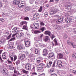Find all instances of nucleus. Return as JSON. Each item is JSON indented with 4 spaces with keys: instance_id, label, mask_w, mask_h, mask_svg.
Listing matches in <instances>:
<instances>
[{
    "instance_id": "f257e3e1",
    "label": "nucleus",
    "mask_w": 76,
    "mask_h": 76,
    "mask_svg": "<svg viewBox=\"0 0 76 76\" xmlns=\"http://www.w3.org/2000/svg\"><path fill=\"white\" fill-rule=\"evenodd\" d=\"M16 35H17V37H18L19 38H22L23 37V33L21 32L18 33L17 34H13L12 36V37H15Z\"/></svg>"
},
{
    "instance_id": "f03ea898",
    "label": "nucleus",
    "mask_w": 76,
    "mask_h": 76,
    "mask_svg": "<svg viewBox=\"0 0 76 76\" xmlns=\"http://www.w3.org/2000/svg\"><path fill=\"white\" fill-rule=\"evenodd\" d=\"M56 64L59 67H63V62L61 60H58L56 62Z\"/></svg>"
},
{
    "instance_id": "7ed1b4c3",
    "label": "nucleus",
    "mask_w": 76,
    "mask_h": 76,
    "mask_svg": "<svg viewBox=\"0 0 76 76\" xmlns=\"http://www.w3.org/2000/svg\"><path fill=\"white\" fill-rule=\"evenodd\" d=\"M58 11V10L57 9H52L50 11V14L51 15H54V13H56V12Z\"/></svg>"
},
{
    "instance_id": "20e7f679",
    "label": "nucleus",
    "mask_w": 76,
    "mask_h": 76,
    "mask_svg": "<svg viewBox=\"0 0 76 76\" xmlns=\"http://www.w3.org/2000/svg\"><path fill=\"white\" fill-rule=\"evenodd\" d=\"M25 69L26 70H30L31 69V64H27L26 65Z\"/></svg>"
},
{
    "instance_id": "39448f33",
    "label": "nucleus",
    "mask_w": 76,
    "mask_h": 76,
    "mask_svg": "<svg viewBox=\"0 0 76 76\" xmlns=\"http://www.w3.org/2000/svg\"><path fill=\"white\" fill-rule=\"evenodd\" d=\"M39 17V15L37 14H35L33 16V19L34 20H37L38 19Z\"/></svg>"
},
{
    "instance_id": "423d86ee",
    "label": "nucleus",
    "mask_w": 76,
    "mask_h": 76,
    "mask_svg": "<svg viewBox=\"0 0 76 76\" xmlns=\"http://www.w3.org/2000/svg\"><path fill=\"white\" fill-rule=\"evenodd\" d=\"M25 3H23L22 2H20H20L18 4V7L20 8H23V7H24V5H25Z\"/></svg>"
},
{
    "instance_id": "0eeeda50",
    "label": "nucleus",
    "mask_w": 76,
    "mask_h": 76,
    "mask_svg": "<svg viewBox=\"0 0 76 76\" xmlns=\"http://www.w3.org/2000/svg\"><path fill=\"white\" fill-rule=\"evenodd\" d=\"M43 67H44V64H40L37 66V69L38 70H41Z\"/></svg>"
},
{
    "instance_id": "6e6552de",
    "label": "nucleus",
    "mask_w": 76,
    "mask_h": 76,
    "mask_svg": "<svg viewBox=\"0 0 76 76\" xmlns=\"http://www.w3.org/2000/svg\"><path fill=\"white\" fill-rule=\"evenodd\" d=\"M8 54L6 52H4L2 54V58L4 60L6 59V55Z\"/></svg>"
},
{
    "instance_id": "1a4fd4ad",
    "label": "nucleus",
    "mask_w": 76,
    "mask_h": 76,
    "mask_svg": "<svg viewBox=\"0 0 76 76\" xmlns=\"http://www.w3.org/2000/svg\"><path fill=\"white\" fill-rule=\"evenodd\" d=\"M19 3H20V0H14L13 1V4L15 6L18 5Z\"/></svg>"
},
{
    "instance_id": "9d476101",
    "label": "nucleus",
    "mask_w": 76,
    "mask_h": 76,
    "mask_svg": "<svg viewBox=\"0 0 76 76\" xmlns=\"http://www.w3.org/2000/svg\"><path fill=\"white\" fill-rule=\"evenodd\" d=\"M48 53V51L47 49H45L43 51V56H46L47 55Z\"/></svg>"
},
{
    "instance_id": "9b49d317",
    "label": "nucleus",
    "mask_w": 76,
    "mask_h": 76,
    "mask_svg": "<svg viewBox=\"0 0 76 76\" xmlns=\"http://www.w3.org/2000/svg\"><path fill=\"white\" fill-rule=\"evenodd\" d=\"M6 47H7L9 49H13V46L12 45L8 44L6 45Z\"/></svg>"
},
{
    "instance_id": "f8f14e48",
    "label": "nucleus",
    "mask_w": 76,
    "mask_h": 76,
    "mask_svg": "<svg viewBox=\"0 0 76 76\" xmlns=\"http://www.w3.org/2000/svg\"><path fill=\"white\" fill-rule=\"evenodd\" d=\"M65 21L67 23H70L72 22V19L70 18H66L65 19Z\"/></svg>"
},
{
    "instance_id": "ddd939ff",
    "label": "nucleus",
    "mask_w": 76,
    "mask_h": 76,
    "mask_svg": "<svg viewBox=\"0 0 76 76\" xmlns=\"http://www.w3.org/2000/svg\"><path fill=\"white\" fill-rule=\"evenodd\" d=\"M54 53L52 52L50 53H49V55L48 56V57L49 58H52V57L54 56Z\"/></svg>"
},
{
    "instance_id": "4468645a",
    "label": "nucleus",
    "mask_w": 76,
    "mask_h": 76,
    "mask_svg": "<svg viewBox=\"0 0 76 76\" xmlns=\"http://www.w3.org/2000/svg\"><path fill=\"white\" fill-rule=\"evenodd\" d=\"M30 43L31 42H30V41L25 42V44L26 45V47H29V46L30 45Z\"/></svg>"
},
{
    "instance_id": "2eb2a0df",
    "label": "nucleus",
    "mask_w": 76,
    "mask_h": 76,
    "mask_svg": "<svg viewBox=\"0 0 76 76\" xmlns=\"http://www.w3.org/2000/svg\"><path fill=\"white\" fill-rule=\"evenodd\" d=\"M52 64V62L51 61H49L48 63L46 65V66L47 67H51V66Z\"/></svg>"
},
{
    "instance_id": "dca6fc26",
    "label": "nucleus",
    "mask_w": 76,
    "mask_h": 76,
    "mask_svg": "<svg viewBox=\"0 0 76 76\" xmlns=\"http://www.w3.org/2000/svg\"><path fill=\"white\" fill-rule=\"evenodd\" d=\"M43 39L45 42L48 41V36H45L43 37Z\"/></svg>"
},
{
    "instance_id": "f3484780",
    "label": "nucleus",
    "mask_w": 76,
    "mask_h": 76,
    "mask_svg": "<svg viewBox=\"0 0 76 76\" xmlns=\"http://www.w3.org/2000/svg\"><path fill=\"white\" fill-rule=\"evenodd\" d=\"M56 22L57 23H60L63 22V20L61 18H59L57 20Z\"/></svg>"
},
{
    "instance_id": "a211bd4d",
    "label": "nucleus",
    "mask_w": 76,
    "mask_h": 76,
    "mask_svg": "<svg viewBox=\"0 0 76 76\" xmlns=\"http://www.w3.org/2000/svg\"><path fill=\"white\" fill-rule=\"evenodd\" d=\"M17 48L18 50H22L23 49V45H19L17 46Z\"/></svg>"
},
{
    "instance_id": "6ab92c4d",
    "label": "nucleus",
    "mask_w": 76,
    "mask_h": 76,
    "mask_svg": "<svg viewBox=\"0 0 76 76\" xmlns=\"http://www.w3.org/2000/svg\"><path fill=\"white\" fill-rule=\"evenodd\" d=\"M58 56L59 57V58H63V55L61 53H58Z\"/></svg>"
},
{
    "instance_id": "aec40b11",
    "label": "nucleus",
    "mask_w": 76,
    "mask_h": 76,
    "mask_svg": "<svg viewBox=\"0 0 76 76\" xmlns=\"http://www.w3.org/2000/svg\"><path fill=\"white\" fill-rule=\"evenodd\" d=\"M13 30H15L16 32H19V31L20 30V29L18 27H15L13 28Z\"/></svg>"
},
{
    "instance_id": "412c9836",
    "label": "nucleus",
    "mask_w": 76,
    "mask_h": 76,
    "mask_svg": "<svg viewBox=\"0 0 76 76\" xmlns=\"http://www.w3.org/2000/svg\"><path fill=\"white\" fill-rule=\"evenodd\" d=\"M2 72L3 74H4L6 75H8V72L4 70V69H3L2 71Z\"/></svg>"
},
{
    "instance_id": "4be33fe9",
    "label": "nucleus",
    "mask_w": 76,
    "mask_h": 76,
    "mask_svg": "<svg viewBox=\"0 0 76 76\" xmlns=\"http://www.w3.org/2000/svg\"><path fill=\"white\" fill-rule=\"evenodd\" d=\"M45 35H50L51 34V32H50V31H46L45 32Z\"/></svg>"
},
{
    "instance_id": "5701e85b",
    "label": "nucleus",
    "mask_w": 76,
    "mask_h": 76,
    "mask_svg": "<svg viewBox=\"0 0 76 76\" xmlns=\"http://www.w3.org/2000/svg\"><path fill=\"white\" fill-rule=\"evenodd\" d=\"M34 26L35 29H38L39 28V25L38 23H36L34 25Z\"/></svg>"
},
{
    "instance_id": "b1692460",
    "label": "nucleus",
    "mask_w": 76,
    "mask_h": 76,
    "mask_svg": "<svg viewBox=\"0 0 76 76\" xmlns=\"http://www.w3.org/2000/svg\"><path fill=\"white\" fill-rule=\"evenodd\" d=\"M25 54H22L20 58V60H23V59H24V58H25Z\"/></svg>"
},
{
    "instance_id": "393cba45",
    "label": "nucleus",
    "mask_w": 76,
    "mask_h": 76,
    "mask_svg": "<svg viewBox=\"0 0 76 76\" xmlns=\"http://www.w3.org/2000/svg\"><path fill=\"white\" fill-rule=\"evenodd\" d=\"M28 23V22H27L26 21H22L21 22V23H20V25H24V24H25L26 25Z\"/></svg>"
},
{
    "instance_id": "a878e982",
    "label": "nucleus",
    "mask_w": 76,
    "mask_h": 76,
    "mask_svg": "<svg viewBox=\"0 0 76 76\" xmlns=\"http://www.w3.org/2000/svg\"><path fill=\"white\" fill-rule=\"evenodd\" d=\"M14 74H17L18 75H21L19 73V72L17 71L16 70H15L14 72Z\"/></svg>"
},
{
    "instance_id": "bb28decb",
    "label": "nucleus",
    "mask_w": 76,
    "mask_h": 76,
    "mask_svg": "<svg viewBox=\"0 0 76 76\" xmlns=\"http://www.w3.org/2000/svg\"><path fill=\"white\" fill-rule=\"evenodd\" d=\"M70 15H71V12H68L65 14V16H70Z\"/></svg>"
},
{
    "instance_id": "cd10ccee",
    "label": "nucleus",
    "mask_w": 76,
    "mask_h": 76,
    "mask_svg": "<svg viewBox=\"0 0 76 76\" xmlns=\"http://www.w3.org/2000/svg\"><path fill=\"white\" fill-rule=\"evenodd\" d=\"M53 41L55 42V45H58V43H57L56 39H55L53 40Z\"/></svg>"
},
{
    "instance_id": "c85d7f7f",
    "label": "nucleus",
    "mask_w": 76,
    "mask_h": 76,
    "mask_svg": "<svg viewBox=\"0 0 76 76\" xmlns=\"http://www.w3.org/2000/svg\"><path fill=\"white\" fill-rule=\"evenodd\" d=\"M60 26L58 25H55L54 26V27L56 29H58L60 28Z\"/></svg>"
},
{
    "instance_id": "c756f323",
    "label": "nucleus",
    "mask_w": 76,
    "mask_h": 76,
    "mask_svg": "<svg viewBox=\"0 0 76 76\" xmlns=\"http://www.w3.org/2000/svg\"><path fill=\"white\" fill-rule=\"evenodd\" d=\"M41 31L38 30H36L34 31V33L35 34H39L41 33Z\"/></svg>"
},
{
    "instance_id": "7c9ffc66",
    "label": "nucleus",
    "mask_w": 76,
    "mask_h": 76,
    "mask_svg": "<svg viewBox=\"0 0 76 76\" xmlns=\"http://www.w3.org/2000/svg\"><path fill=\"white\" fill-rule=\"evenodd\" d=\"M71 45H72L73 48H76V45L75 44L74 42H72L71 43Z\"/></svg>"
},
{
    "instance_id": "2f4dec72",
    "label": "nucleus",
    "mask_w": 76,
    "mask_h": 76,
    "mask_svg": "<svg viewBox=\"0 0 76 76\" xmlns=\"http://www.w3.org/2000/svg\"><path fill=\"white\" fill-rule=\"evenodd\" d=\"M23 29H26V30L28 29V27H27L26 25L23 26Z\"/></svg>"
},
{
    "instance_id": "473e14b6",
    "label": "nucleus",
    "mask_w": 76,
    "mask_h": 76,
    "mask_svg": "<svg viewBox=\"0 0 76 76\" xmlns=\"http://www.w3.org/2000/svg\"><path fill=\"white\" fill-rule=\"evenodd\" d=\"M42 10V7L41 6H40V8L39 9L38 11L39 12H41Z\"/></svg>"
},
{
    "instance_id": "72a5a7b5",
    "label": "nucleus",
    "mask_w": 76,
    "mask_h": 76,
    "mask_svg": "<svg viewBox=\"0 0 76 76\" xmlns=\"http://www.w3.org/2000/svg\"><path fill=\"white\" fill-rule=\"evenodd\" d=\"M23 72L24 73H26V74H28V71L24 69L23 70Z\"/></svg>"
},
{
    "instance_id": "f704fd0d",
    "label": "nucleus",
    "mask_w": 76,
    "mask_h": 76,
    "mask_svg": "<svg viewBox=\"0 0 76 76\" xmlns=\"http://www.w3.org/2000/svg\"><path fill=\"white\" fill-rule=\"evenodd\" d=\"M7 61L8 63L9 64H12V62H13V61H10L9 60H7Z\"/></svg>"
},
{
    "instance_id": "c9c22d12",
    "label": "nucleus",
    "mask_w": 76,
    "mask_h": 76,
    "mask_svg": "<svg viewBox=\"0 0 76 76\" xmlns=\"http://www.w3.org/2000/svg\"><path fill=\"white\" fill-rule=\"evenodd\" d=\"M37 62L38 63H41L42 61V58L41 59L38 60H37Z\"/></svg>"
},
{
    "instance_id": "e433bc0d",
    "label": "nucleus",
    "mask_w": 76,
    "mask_h": 76,
    "mask_svg": "<svg viewBox=\"0 0 76 76\" xmlns=\"http://www.w3.org/2000/svg\"><path fill=\"white\" fill-rule=\"evenodd\" d=\"M15 39H16V38H15V37H13L10 39L9 40V41H10H10H13L14 40H15Z\"/></svg>"
},
{
    "instance_id": "4c0bfd02",
    "label": "nucleus",
    "mask_w": 76,
    "mask_h": 76,
    "mask_svg": "<svg viewBox=\"0 0 76 76\" xmlns=\"http://www.w3.org/2000/svg\"><path fill=\"white\" fill-rule=\"evenodd\" d=\"M39 53V51L38 49H35V53L36 54H37Z\"/></svg>"
},
{
    "instance_id": "58836bf2",
    "label": "nucleus",
    "mask_w": 76,
    "mask_h": 76,
    "mask_svg": "<svg viewBox=\"0 0 76 76\" xmlns=\"http://www.w3.org/2000/svg\"><path fill=\"white\" fill-rule=\"evenodd\" d=\"M3 43H4V40L3 39L0 40V44H3Z\"/></svg>"
},
{
    "instance_id": "ea45409f",
    "label": "nucleus",
    "mask_w": 76,
    "mask_h": 76,
    "mask_svg": "<svg viewBox=\"0 0 76 76\" xmlns=\"http://www.w3.org/2000/svg\"><path fill=\"white\" fill-rule=\"evenodd\" d=\"M39 0H36L35 1L36 4H39Z\"/></svg>"
},
{
    "instance_id": "a19ab883",
    "label": "nucleus",
    "mask_w": 76,
    "mask_h": 76,
    "mask_svg": "<svg viewBox=\"0 0 76 76\" xmlns=\"http://www.w3.org/2000/svg\"><path fill=\"white\" fill-rule=\"evenodd\" d=\"M24 19L25 20H29V18L28 17H25L24 18Z\"/></svg>"
},
{
    "instance_id": "79ce46f5",
    "label": "nucleus",
    "mask_w": 76,
    "mask_h": 76,
    "mask_svg": "<svg viewBox=\"0 0 76 76\" xmlns=\"http://www.w3.org/2000/svg\"><path fill=\"white\" fill-rule=\"evenodd\" d=\"M12 36V34H11L9 35L7 37V39H10V37H11V36Z\"/></svg>"
},
{
    "instance_id": "37998d69",
    "label": "nucleus",
    "mask_w": 76,
    "mask_h": 76,
    "mask_svg": "<svg viewBox=\"0 0 76 76\" xmlns=\"http://www.w3.org/2000/svg\"><path fill=\"white\" fill-rule=\"evenodd\" d=\"M67 43L68 44H69V45H70V44H72V43H71V42H70L69 40L67 41Z\"/></svg>"
},
{
    "instance_id": "c03bdc74",
    "label": "nucleus",
    "mask_w": 76,
    "mask_h": 76,
    "mask_svg": "<svg viewBox=\"0 0 76 76\" xmlns=\"http://www.w3.org/2000/svg\"><path fill=\"white\" fill-rule=\"evenodd\" d=\"M41 30L42 31V32H43V31L45 30V27H43L41 28Z\"/></svg>"
},
{
    "instance_id": "a18cd8bd",
    "label": "nucleus",
    "mask_w": 76,
    "mask_h": 76,
    "mask_svg": "<svg viewBox=\"0 0 76 76\" xmlns=\"http://www.w3.org/2000/svg\"><path fill=\"white\" fill-rule=\"evenodd\" d=\"M39 76H45V73H43L41 74H40Z\"/></svg>"
},
{
    "instance_id": "49530a36",
    "label": "nucleus",
    "mask_w": 76,
    "mask_h": 76,
    "mask_svg": "<svg viewBox=\"0 0 76 76\" xmlns=\"http://www.w3.org/2000/svg\"><path fill=\"white\" fill-rule=\"evenodd\" d=\"M41 26L42 25V26H44V25H45V24H44V23L42 22L40 23Z\"/></svg>"
},
{
    "instance_id": "de8ad7c7",
    "label": "nucleus",
    "mask_w": 76,
    "mask_h": 76,
    "mask_svg": "<svg viewBox=\"0 0 76 76\" xmlns=\"http://www.w3.org/2000/svg\"><path fill=\"white\" fill-rule=\"evenodd\" d=\"M75 55H76V53H73L72 55V57H75Z\"/></svg>"
},
{
    "instance_id": "09e8293b",
    "label": "nucleus",
    "mask_w": 76,
    "mask_h": 76,
    "mask_svg": "<svg viewBox=\"0 0 76 76\" xmlns=\"http://www.w3.org/2000/svg\"><path fill=\"white\" fill-rule=\"evenodd\" d=\"M32 76H33L34 75H37V73L36 72H33L32 73Z\"/></svg>"
},
{
    "instance_id": "8fccbe9b",
    "label": "nucleus",
    "mask_w": 76,
    "mask_h": 76,
    "mask_svg": "<svg viewBox=\"0 0 76 76\" xmlns=\"http://www.w3.org/2000/svg\"><path fill=\"white\" fill-rule=\"evenodd\" d=\"M45 16L46 17H47V16H48V12H45Z\"/></svg>"
},
{
    "instance_id": "3c124183",
    "label": "nucleus",
    "mask_w": 76,
    "mask_h": 76,
    "mask_svg": "<svg viewBox=\"0 0 76 76\" xmlns=\"http://www.w3.org/2000/svg\"><path fill=\"white\" fill-rule=\"evenodd\" d=\"M72 73L73 74H74V75H76V70H74L73 71Z\"/></svg>"
},
{
    "instance_id": "603ef678",
    "label": "nucleus",
    "mask_w": 76,
    "mask_h": 76,
    "mask_svg": "<svg viewBox=\"0 0 76 76\" xmlns=\"http://www.w3.org/2000/svg\"><path fill=\"white\" fill-rule=\"evenodd\" d=\"M10 57L11 58V61H13V57H12V56H10Z\"/></svg>"
},
{
    "instance_id": "864d4df0",
    "label": "nucleus",
    "mask_w": 76,
    "mask_h": 76,
    "mask_svg": "<svg viewBox=\"0 0 76 76\" xmlns=\"http://www.w3.org/2000/svg\"><path fill=\"white\" fill-rule=\"evenodd\" d=\"M73 40H74L75 41H76V36H74L73 37Z\"/></svg>"
},
{
    "instance_id": "5fc2aeb1",
    "label": "nucleus",
    "mask_w": 76,
    "mask_h": 76,
    "mask_svg": "<svg viewBox=\"0 0 76 76\" xmlns=\"http://www.w3.org/2000/svg\"><path fill=\"white\" fill-rule=\"evenodd\" d=\"M9 67H10V69H11V70H12L13 69V67L11 66L10 65L9 66Z\"/></svg>"
},
{
    "instance_id": "6e6d98bb",
    "label": "nucleus",
    "mask_w": 76,
    "mask_h": 76,
    "mask_svg": "<svg viewBox=\"0 0 76 76\" xmlns=\"http://www.w3.org/2000/svg\"><path fill=\"white\" fill-rule=\"evenodd\" d=\"M29 3H30L31 4H32V3H33V2L32 0H30L29 1Z\"/></svg>"
},
{
    "instance_id": "4d7b16f0",
    "label": "nucleus",
    "mask_w": 76,
    "mask_h": 76,
    "mask_svg": "<svg viewBox=\"0 0 76 76\" xmlns=\"http://www.w3.org/2000/svg\"><path fill=\"white\" fill-rule=\"evenodd\" d=\"M42 38H40V37H39L37 39V40L38 41H41V40L42 39Z\"/></svg>"
},
{
    "instance_id": "13d9d810",
    "label": "nucleus",
    "mask_w": 76,
    "mask_h": 76,
    "mask_svg": "<svg viewBox=\"0 0 76 76\" xmlns=\"http://www.w3.org/2000/svg\"><path fill=\"white\" fill-rule=\"evenodd\" d=\"M14 61H15V60H16V59H17V56H15L14 57Z\"/></svg>"
},
{
    "instance_id": "bf43d9fd",
    "label": "nucleus",
    "mask_w": 76,
    "mask_h": 76,
    "mask_svg": "<svg viewBox=\"0 0 76 76\" xmlns=\"http://www.w3.org/2000/svg\"><path fill=\"white\" fill-rule=\"evenodd\" d=\"M56 61H55L53 65V67H54L55 66V64H56Z\"/></svg>"
},
{
    "instance_id": "052dcab7",
    "label": "nucleus",
    "mask_w": 76,
    "mask_h": 76,
    "mask_svg": "<svg viewBox=\"0 0 76 76\" xmlns=\"http://www.w3.org/2000/svg\"><path fill=\"white\" fill-rule=\"evenodd\" d=\"M18 75H19V74H14L13 75V76H18Z\"/></svg>"
},
{
    "instance_id": "680f3d73",
    "label": "nucleus",
    "mask_w": 76,
    "mask_h": 76,
    "mask_svg": "<svg viewBox=\"0 0 76 76\" xmlns=\"http://www.w3.org/2000/svg\"><path fill=\"white\" fill-rule=\"evenodd\" d=\"M16 30H14V31H12V32H13V34H16Z\"/></svg>"
},
{
    "instance_id": "e2e57ef3",
    "label": "nucleus",
    "mask_w": 76,
    "mask_h": 76,
    "mask_svg": "<svg viewBox=\"0 0 76 76\" xmlns=\"http://www.w3.org/2000/svg\"><path fill=\"white\" fill-rule=\"evenodd\" d=\"M3 6V4L1 2H0V7H2V6Z\"/></svg>"
},
{
    "instance_id": "0e129e2a",
    "label": "nucleus",
    "mask_w": 76,
    "mask_h": 76,
    "mask_svg": "<svg viewBox=\"0 0 76 76\" xmlns=\"http://www.w3.org/2000/svg\"><path fill=\"white\" fill-rule=\"evenodd\" d=\"M0 20H1V22H4V20L3 18H1L0 19Z\"/></svg>"
},
{
    "instance_id": "69168bd1",
    "label": "nucleus",
    "mask_w": 76,
    "mask_h": 76,
    "mask_svg": "<svg viewBox=\"0 0 76 76\" xmlns=\"http://www.w3.org/2000/svg\"><path fill=\"white\" fill-rule=\"evenodd\" d=\"M54 71V69H51L50 70V72H53Z\"/></svg>"
},
{
    "instance_id": "338daca9",
    "label": "nucleus",
    "mask_w": 76,
    "mask_h": 76,
    "mask_svg": "<svg viewBox=\"0 0 76 76\" xmlns=\"http://www.w3.org/2000/svg\"><path fill=\"white\" fill-rule=\"evenodd\" d=\"M40 47H43V44L42 43H41L40 44Z\"/></svg>"
},
{
    "instance_id": "774afa93",
    "label": "nucleus",
    "mask_w": 76,
    "mask_h": 76,
    "mask_svg": "<svg viewBox=\"0 0 76 76\" xmlns=\"http://www.w3.org/2000/svg\"><path fill=\"white\" fill-rule=\"evenodd\" d=\"M64 38H67V35H64Z\"/></svg>"
}]
</instances>
